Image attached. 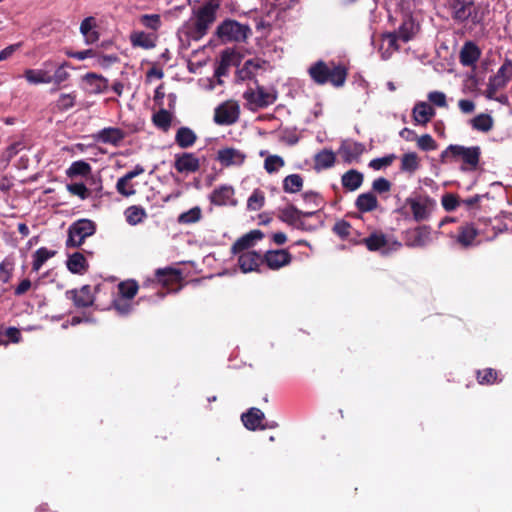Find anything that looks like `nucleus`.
Here are the masks:
<instances>
[{"instance_id":"f257e3e1","label":"nucleus","mask_w":512,"mask_h":512,"mask_svg":"<svg viewBox=\"0 0 512 512\" xmlns=\"http://www.w3.org/2000/svg\"><path fill=\"white\" fill-rule=\"evenodd\" d=\"M308 75L317 85L330 84L335 88H340L347 80L348 69L341 63L318 60L308 68Z\"/></svg>"},{"instance_id":"f03ea898","label":"nucleus","mask_w":512,"mask_h":512,"mask_svg":"<svg viewBox=\"0 0 512 512\" xmlns=\"http://www.w3.org/2000/svg\"><path fill=\"white\" fill-rule=\"evenodd\" d=\"M219 7L218 0H209L194 10L193 17L186 24L187 36L194 41L202 39L215 22Z\"/></svg>"},{"instance_id":"7ed1b4c3","label":"nucleus","mask_w":512,"mask_h":512,"mask_svg":"<svg viewBox=\"0 0 512 512\" xmlns=\"http://www.w3.org/2000/svg\"><path fill=\"white\" fill-rule=\"evenodd\" d=\"M481 158L479 146L466 147L458 144H450L440 154V162L447 164L458 160L462 161L460 170L463 172L477 170Z\"/></svg>"},{"instance_id":"20e7f679","label":"nucleus","mask_w":512,"mask_h":512,"mask_svg":"<svg viewBox=\"0 0 512 512\" xmlns=\"http://www.w3.org/2000/svg\"><path fill=\"white\" fill-rule=\"evenodd\" d=\"M251 29L236 20L226 19L216 29V36L222 43L245 42Z\"/></svg>"},{"instance_id":"39448f33","label":"nucleus","mask_w":512,"mask_h":512,"mask_svg":"<svg viewBox=\"0 0 512 512\" xmlns=\"http://www.w3.org/2000/svg\"><path fill=\"white\" fill-rule=\"evenodd\" d=\"M445 7L457 23H466L468 20H472L473 23L479 22L476 20L478 13L474 0H445Z\"/></svg>"},{"instance_id":"423d86ee","label":"nucleus","mask_w":512,"mask_h":512,"mask_svg":"<svg viewBox=\"0 0 512 512\" xmlns=\"http://www.w3.org/2000/svg\"><path fill=\"white\" fill-rule=\"evenodd\" d=\"M405 204L410 207L415 222L429 220L436 207V201L427 194L408 197Z\"/></svg>"},{"instance_id":"0eeeda50","label":"nucleus","mask_w":512,"mask_h":512,"mask_svg":"<svg viewBox=\"0 0 512 512\" xmlns=\"http://www.w3.org/2000/svg\"><path fill=\"white\" fill-rule=\"evenodd\" d=\"M96 232V225L89 219H80L70 225L68 229L67 247H79L85 239Z\"/></svg>"},{"instance_id":"6e6552de","label":"nucleus","mask_w":512,"mask_h":512,"mask_svg":"<svg viewBox=\"0 0 512 512\" xmlns=\"http://www.w3.org/2000/svg\"><path fill=\"white\" fill-rule=\"evenodd\" d=\"M512 78V60L505 59L497 73L489 78L485 96L487 99L494 98L499 90L504 89Z\"/></svg>"},{"instance_id":"1a4fd4ad","label":"nucleus","mask_w":512,"mask_h":512,"mask_svg":"<svg viewBox=\"0 0 512 512\" xmlns=\"http://www.w3.org/2000/svg\"><path fill=\"white\" fill-rule=\"evenodd\" d=\"M404 244L410 248L424 247L431 239V227L419 225L402 233Z\"/></svg>"},{"instance_id":"9d476101","label":"nucleus","mask_w":512,"mask_h":512,"mask_svg":"<svg viewBox=\"0 0 512 512\" xmlns=\"http://www.w3.org/2000/svg\"><path fill=\"white\" fill-rule=\"evenodd\" d=\"M173 167L179 174H194L200 170L201 161L192 152H182L175 154Z\"/></svg>"},{"instance_id":"9b49d317","label":"nucleus","mask_w":512,"mask_h":512,"mask_svg":"<svg viewBox=\"0 0 512 512\" xmlns=\"http://www.w3.org/2000/svg\"><path fill=\"white\" fill-rule=\"evenodd\" d=\"M239 105L232 101H226L218 105L214 110V122L218 125H232L239 118Z\"/></svg>"},{"instance_id":"f8f14e48","label":"nucleus","mask_w":512,"mask_h":512,"mask_svg":"<svg viewBox=\"0 0 512 512\" xmlns=\"http://www.w3.org/2000/svg\"><path fill=\"white\" fill-rule=\"evenodd\" d=\"M209 201L215 206L235 207L238 201L235 198V189L231 185L223 184L215 188L209 195Z\"/></svg>"},{"instance_id":"ddd939ff","label":"nucleus","mask_w":512,"mask_h":512,"mask_svg":"<svg viewBox=\"0 0 512 512\" xmlns=\"http://www.w3.org/2000/svg\"><path fill=\"white\" fill-rule=\"evenodd\" d=\"M66 297L73 301L77 308H89L94 305L95 295L90 285H83L80 289L66 291Z\"/></svg>"},{"instance_id":"4468645a","label":"nucleus","mask_w":512,"mask_h":512,"mask_svg":"<svg viewBox=\"0 0 512 512\" xmlns=\"http://www.w3.org/2000/svg\"><path fill=\"white\" fill-rule=\"evenodd\" d=\"M255 83L257 84V91L249 88L244 92L243 98L258 108H265L273 104L276 101V96L266 92L264 87L258 84L257 80H255Z\"/></svg>"},{"instance_id":"2eb2a0df","label":"nucleus","mask_w":512,"mask_h":512,"mask_svg":"<svg viewBox=\"0 0 512 512\" xmlns=\"http://www.w3.org/2000/svg\"><path fill=\"white\" fill-rule=\"evenodd\" d=\"M292 258L293 257L288 250H268L263 255V263H265L271 270H279L282 267L289 265Z\"/></svg>"},{"instance_id":"dca6fc26","label":"nucleus","mask_w":512,"mask_h":512,"mask_svg":"<svg viewBox=\"0 0 512 512\" xmlns=\"http://www.w3.org/2000/svg\"><path fill=\"white\" fill-rule=\"evenodd\" d=\"M42 69H27L24 72L25 79L31 84H49L50 72L56 67V62L46 60L42 64Z\"/></svg>"},{"instance_id":"f3484780","label":"nucleus","mask_w":512,"mask_h":512,"mask_svg":"<svg viewBox=\"0 0 512 512\" xmlns=\"http://www.w3.org/2000/svg\"><path fill=\"white\" fill-rule=\"evenodd\" d=\"M364 151L365 146L360 142L343 141L338 149V154L344 163L351 164L354 161H359Z\"/></svg>"},{"instance_id":"a211bd4d","label":"nucleus","mask_w":512,"mask_h":512,"mask_svg":"<svg viewBox=\"0 0 512 512\" xmlns=\"http://www.w3.org/2000/svg\"><path fill=\"white\" fill-rule=\"evenodd\" d=\"M125 137V131L117 127H106L93 135L96 142L113 146H119Z\"/></svg>"},{"instance_id":"6ab92c4d","label":"nucleus","mask_w":512,"mask_h":512,"mask_svg":"<svg viewBox=\"0 0 512 512\" xmlns=\"http://www.w3.org/2000/svg\"><path fill=\"white\" fill-rule=\"evenodd\" d=\"M216 159L225 167L241 166L246 159V154L235 148L220 149Z\"/></svg>"},{"instance_id":"aec40b11","label":"nucleus","mask_w":512,"mask_h":512,"mask_svg":"<svg viewBox=\"0 0 512 512\" xmlns=\"http://www.w3.org/2000/svg\"><path fill=\"white\" fill-rule=\"evenodd\" d=\"M263 237L264 233L261 230H251L234 242L231 251L233 254L243 253L245 250L253 247L256 241L261 240Z\"/></svg>"},{"instance_id":"412c9836","label":"nucleus","mask_w":512,"mask_h":512,"mask_svg":"<svg viewBox=\"0 0 512 512\" xmlns=\"http://www.w3.org/2000/svg\"><path fill=\"white\" fill-rule=\"evenodd\" d=\"M263 264V256L256 251H246L239 255L238 265L242 272L248 273L259 271V267Z\"/></svg>"},{"instance_id":"4be33fe9","label":"nucleus","mask_w":512,"mask_h":512,"mask_svg":"<svg viewBox=\"0 0 512 512\" xmlns=\"http://www.w3.org/2000/svg\"><path fill=\"white\" fill-rule=\"evenodd\" d=\"M156 281L164 287H170L182 279L179 269L166 267L157 269L155 272Z\"/></svg>"},{"instance_id":"5701e85b","label":"nucleus","mask_w":512,"mask_h":512,"mask_svg":"<svg viewBox=\"0 0 512 512\" xmlns=\"http://www.w3.org/2000/svg\"><path fill=\"white\" fill-rule=\"evenodd\" d=\"M264 413L258 408H250L246 413H243L241 416V420L244 426L251 431H255L257 429H265V426L262 425V421L264 420Z\"/></svg>"},{"instance_id":"b1692460","label":"nucleus","mask_w":512,"mask_h":512,"mask_svg":"<svg viewBox=\"0 0 512 512\" xmlns=\"http://www.w3.org/2000/svg\"><path fill=\"white\" fill-rule=\"evenodd\" d=\"M478 230L473 223H464L458 228L457 242L464 248L473 245Z\"/></svg>"},{"instance_id":"393cba45","label":"nucleus","mask_w":512,"mask_h":512,"mask_svg":"<svg viewBox=\"0 0 512 512\" xmlns=\"http://www.w3.org/2000/svg\"><path fill=\"white\" fill-rule=\"evenodd\" d=\"M434 115V108L426 102H418L412 111L414 122L421 125H426Z\"/></svg>"},{"instance_id":"a878e982","label":"nucleus","mask_w":512,"mask_h":512,"mask_svg":"<svg viewBox=\"0 0 512 512\" xmlns=\"http://www.w3.org/2000/svg\"><path fill=\"white\" fill-rule=\"evenodd\" d=\"M481 51L476 44L466 42L460 51V62L464 66L474 65L480 58Z\"/></svg>"},{"instance_id":"bb28decb","label":"nucleus","mask_w":512,"mask_h":512,"mask_svg":"<svg viewBox=\"0 0 512 512\" xmlns=\"http://www.w3.org/2000/svg\"><path fill=\"white\" fill-rule=\"evenodd\" d=\"M364 181V175L355 169H350L341 177V183L347 191H355L361 187Z\"/></svg>"},{"instance_id":"cd10ccee","label":"nucleus","mask_w":512,"mask_h":512,"mask_svg":"<svg viewBox=\"0 0 512 512\" xmlns=\"http://www.w3.org/2000/svg\"><path fill=\"white\" fill-rule=\"evenodd\" d=\"M197 139L196 133L191 128L185 126L180 127L175 134V143L182 149L192 147Z\"/></svg>"},{"instance_id":"c85d7f7f","label":"nucleus","mask_w":512,"mask_h":512,"mask_svg":"<svg viewBox=\"0 0 512 512\" xmlns=\"http://www.w3.org/2000/svg\"><path fill=\"white\" fill-rule=\"evenodd\" d=\"M130 43L133 47H140L143 49H152L156 46V37L147 34L144 31H134L129 36Z\"/></svg>"},{"instance_id":"c756f323","label":"nucleus","mask_w":512,"mask_h":512,"mask_svg":"<svg viewBox=\"0 0 512 512\" xmlns=\"http://www.w3.org/2000/svg\"><path fill=\"white\" fill-rule=\"evenodd\" d=\"M89 264L80 252H75L68 257L67 268L73 274H84L87 272Z\"/></svg>"},{"instance_id":"7c9ffc66","label":"nucleus","mask_w":512,"mask_h":512,"mask_svg":"<svg viewBox=\"0 0 512 512\" xmlns=\"http://www.w3.org/2000/svg\"><path fill=\"white\" fill-rule=\"evenodd\" d=\"M355 206L359 212H371L378 207V200L372 192L362 193L358 195Z\"/></svg>"},{"instance_id":"2f4dec72","label":"nucleus","mask_w":512,"mask_h":512,"mask_svg":"<svg viewBox=\"0 0 512 512\" xmlns=\"http://www.w3.org/2000/svg\"><path fill=\"white\" fill-rule=\"evenodd\" d=\"M83 79L87 84L93 87V93L95 94L104 93L109 88L108 79L100 74L89 72L84 75Z\"/></svg>"},{"instance_id":"473e14b6","label":"nucleus","mask_w":512,"mask_h":512,"mask_svg":"<svg viewBox=\"0 0 512 512\" xmlns=\"http://www.w3.org/2000/svg\"><path fill=\"white\" fill-rule=\"evenodd\" d=\"M300 214H302V210L298 209L295 205L290 204L285 208L279 209L277 217L280 221L294 228Z\"/></svg>"},{"instance_id":"72a5a7b5","label":"nucleus","mask_w":512,"mask_h":512,"mask_svg":"<svg viewBox=\"0 0 512 512\" xmlns=\"http://www.w3.org/2000/svg\"><path fill=\"white\" fill-rule=\"evenodd\" d=\"M335 164V154L332 150L324 149L314 157V169L317 171L331 168Z\"/></svg>"},{"instance_id":"f704fd0d","label":"nucleus","mask_w":512,"mask_h":512,"mask_svg":"<svg viewBox=\"0 0 512 512\" xmlns=\"http://www.w3.org/2000/svg\"><path fill=\"white\" fill-rule=\"evenodd\" d=\"M387 238L381 232H373L368 237L361 240L369 251H379L387 245Z\"/></svg>"},{"instance_id":"c9c22d12","label":"nucleus","mask_w":512,"mask_h":512,"mask_svg":"<svg viewBox=\"0 0 512 512\" xmlns=\"http://www.w3.org/2000/svg\"><path fill=\"white\" fill-rule=\"evenodd\" d=\"M57 254L56 250H49L46 247L38 248L32 255V270L38 272L47 260Z\"/></svg>"},{"instance_id":"e433bc0d","label":"nucleus","mask_w":512,"mask_h":512,"mask_svg":"<svg viewBox=\"0 0 512 512\" xmlns=\"http://www.w3.org/2000/svg\"><path fill=\"white\" fill-rule=\"evenodd\" d=\"M124 215L128 224L135 226L147 217L146 210L140 205H132L126 208Z\"/></svg>"},{"instance_id":"4c0bfd02","label":"nucleus","mask_w":512,"mask_h":512,"mask_svg":"<svg viewBox=\"0 0 512 512\" xmlns=\"http://www.w3.org/2000/svg\"><path fill=\"white\" fill-rule=\"evenodd\" d=\"M92 172L91 165L84 161V160H78L74 161L70 167L66 170V175L69 178H76V177H88Z\"/></svg>"},{"instance_id":"58836bf2","label":"nucleus","mask_w":512,"mask_h":512,"mask_svg":"<svg viewBox=\"0 0 512 512\" xmlns=\"http://www.w3.org/2000/svg\"><path fill=\"white\" fill-rule=\"evenodd\" d=\"M68 68H73L72 64L68 61H64L61 64L56 63V67L53 68L54 74L50 73V83L60 85L70 78V73L67 71Z\"/></svg>"},{"instance_id":"ea45409f","label":"nucleus","mask_w":512,"mask_h":512,"mask_svg":"<svg viewBox=\"0 0 512 512\" xmlns=\"http://www.w3.org/2000/svg\"><path fill=\"white\" fill-rule=\"evenodd\" d=\"M304 180L300 174H290L283 180V190L286 193H297L303 188Z\"/></svg>"},{"instance_id":"a19ab883","label":"nucleus","mask_w":512,"mask_h":512,"mask_svg":"<svg viewBox=\"0 0 512 512\" xmlns=\"http://www.w3.org/2000/svg\"><path fill=\"white\" fill-rule=\"evenodd\" d=\"M476 379L480 385H493L501 382L498 378V371L493 368L479 369L476 371Z\"/></svg>"},{"instance_id":"79ce46f5","label":"nucleus","mask_w":512,"mask_h":512,"mask_svg":"<svg viewBox=\"0 0 512 512\" xmlns=\"http://www.w3.org/2000/svg\"><path fill=\"white\" fill-rule=\"evenodd\" d=\"M419 166V157L415 152L403 154L400 166L401 171L412 174L419 169Z\"/></svg>"},{"instance_id":"37998d69","label":"nucleus","mask_w":512,"mask_h":512,"mask_svg":"<svg viewBox=\"0 0 512 512\" xmlns=\"http://www.w3.org/2000/svg\"><path fill=\"white\" fill-rule=\"evenodd\" d=\"M139 290L135 280H126L118 284V297L133 300Z\"/></svg>"},{"instance_id":"c03bdc74","label":"nucleus","mask_w":512,"mask_h":512,"mask_svg":"<svg viewBox=\"0 0 512 512\" xmlns=\"http://www.w3.org/2000/svg\"><path fill=\"white\" fill-rule=\"evenodd\" d=\"M493 124V118L485 113H481L471 120L472 128L481 132H489L493 128Z\"/></svg>"},{"instance_id":"a18cd8bd","label":"nucleus","mask_w":512,"mask_h":512,"mask_svg":"<svg viewBox=\"0 0 512 512\" xmlns=\"http://www.w3.org/2000/svg\"><path fill=\"white\" fill-rule=\"evenodd\" d=\"M152 121L156 127L167 132L171 126L172 115L168 110L160 109L152 116Z\"/></svg>"},{"instance_id":"49530a36","label":"nucleus","mask_w":512,"mask_h":512,"mask_svg":"<svg viewBox=\"0 0 512 512\" xmlns=\"http://www.w3.org/2000/svg\"><path fill=\"white\" fill-rule=\"evenodd\" d=\"M111 306L120 316H127L134 309L132 300L118 296L112 300Z\"/></svg>"},{"instance_id":"de8ad7c7","label":"nucleus","mask_w":512,"mask_h":512,"mask_svg":"<svg viewBox=\"0 0 512 512\" xmlns=\"http://www.w3.org/2000/svg\"><path fill=\"white\" fill-rule=\"evenodd\" d=\"M202 217V211L199 206H195L191 208L190 210L181 213L178 216V223L179 224H194L200 221Z\"/></svg>"},{"instance_id":"09e8293b","label":"nucleus","mask_w":512,"mask_h":512,"mask_svg":"<svg viewBox=\"0 0 512 512\" xmlns=\"http://www.w3.org/2000/svg\"><path fill=\"white\" fill-rule=\"evenodd\" d=\"M414 22L411 18L406 19L399 26L398 30L395 31L403 42H408L413 38L414 35Z\"/></svg>"},{"instance_id":"8fccbe9b","label":"nucleus","mask_w":512,"mask_h":512,"mask_svg":"<svg viewBox=\"0 0 512 512\" xmlns=\"http://www.w3.org/2000/svg\"><path fill=\"white\" fill-rule=\"evenodd\" d=\"M265 204V195L260 189H255L247 200V208L251 211L260 210Z\"/></svg>"},{"instance_id":"3c124183","label":"nucleus","mask_w":512,"mask_h":512,"mask_svg":"<svg viewBox=\"0 0 512 512\" xmlns=\"http://www.w3.org/2000/svg\"><path fill=\"white\" fill-rule=\"evenodd\" d=\"M14 271V261L11 258H5L0 263V281L4 284L9 283Z\"/></svg>"},{"instance_id":"603ef678","label":"nucleus","mask_w":512,"mask_h":512,"mask_svg":"<svg viewBox=\"0 0 512 512\" xmlns=\"http://www.w3.org/2000/svg\"><path fill=\"white\" fill-rule=\"evenodd\" d=\"M115 187L116 191L124 197H130L136 194L134 185L124 176L117 180Z\"/></svg>"},{"instance_id":"864d4df0","label":"nucleus","mask_w":512,"mask_h":512,"mask_svg":"<svg viewBox=\"0 0 512 512\" xmlns=\"http://www.w3.org/2000/svg\"><path fill=\"white\" fill-rule=\"evenodd\" d=\"M76 92L71 93H63L59 96L56 101V108L59 111H67L75 105L76 102Z\"/></svg>"},{"instance_id":"5fc2aeb1","label":"nucleus","mask_w":512,"mask_h":512,"mask_svg":"<svg viewBox=\"0 0 512 512\" xmlns=\"http://www.w3.org/2000/svg\"><path fill=\"white\" fill-rule=\"evenodd\" d=\"M284 165V159L278 155H269L264 161V168L269 174L277 172Z\"/></svg>"},{"instance_id":"6e6d98bb","label":"nucleus","mask_w":512,"mask_h":512,"mask_svg":"<svg viewBox=\"0 0 512 512\" xmlns=\"http://www.w3.org/2000/svg\"><path fill=\"white\" fill-rule=\"evenodd\" d=\"M232 53L225 50L221 53V60L215 69V75L217 77L224 76L227 74L228 69L231 65Z\"/></svg>"},{"instance_id":"4d7b16f0","label":"nucleus","mask_w":512,"mask_h":512,"mask_svg":"<svg viewBox=\"0 0 512 512\" xmlns=\"http://www.w3.org/2000/svg\"><path fill=\"white\" fill-rule=\"evenodd\" d=\"M139 20L143 26L153 31H157L161 27V18L158 14H144L140 16Z\"/></svg>"},{"instance_id":"13d9d810","label":"nucleus","mask_w":512,"mask_h":512,"mask_svg":"<svg viewBox=\"0 0 512 512\" xmlns=\"http://www.w3.org/2000/svg\"><path fill=\"white\" fill-rule=\"evenodd\" d=\"M67 190L69 191V193L78 196L82 200H85L90 196V191L84 183L68 184Z\"/></svg>"},{"instance_id":"bf43d9fd","label":"nucleus","mask_w":512,"mask_h":512,"mask_svg":"<svg viewBox=\"0 0 512 512\" xmlns=\"http://www.w3.org/2000/svg\"><path fill=\"white\" fill-rule=\"evenodd\" d=\"M417 146L423 151L436 150L438 145L430 134H424L417 138Z\"/></svg>"},{"instance_id":"052dcab7","label":"nucleus","mask_w":512,"mask_h":512,"mask_svg":"<svg viewBox=\"0 0 512 512\" xmlns=\"http://www.w3.org/2000/svg\"><path fill=\"white\" fill-rule=\"evenodd\" d=\"M441 203L443 208L447 212L454 211L460 204V200L457 195L452 193H446L442 196Z\"/></svg>"},{"instance_id":"680f3d73","label":"nucleus","mask_w":512,"mask_h":512,"mask_svg":"<svg viewBox=\"0 0 512 512\" xmlns=\"http://www.w3.org/2000/svg\"><path fill=\"white\" fill-rule=\"evenodd\" d=\"M395 159V154H390L381 158H375L370 161L369 167L374 170H380L384 167L390 166Z\"/></svg>"},{"instance_id":"e2e57ef3","label":"nucleus","mask_w":512,"mask_h":512,"mask_svg":"<svg viewBox=\"0 0 512 512\" xmlns=\"http://www.w3.org/2000/svg\"><path fill=\"white\" fill-rule=\"evenodd\" d=\"M352 226L345 220H340L333 226V232L341 238H347L350 235Z\"/></svg>"},{"instance_id":"0e129e2a","label":"nucleus","mask_w":512,"mask_h":512,"mask_svg":"<svg viewBox=\"0 0 512 512\" xmlns=\"http://www.w3.org/2000/svg\"><path fill=\"white\" fill-rule=\"evenodd\" d=\"M428 100L435 106L447 107L446 95L440 91H432L428 94Z\"/></svg>"},{"instance_id":"69168bd1","label":"nucleus","mask_w":512,"mask_h":512,"mask_svg":"<svg viewBox=\"0 0 512 512\" xmlns=\"http://www.w3.org/2000/svg\"><path fill=\"white\" fill-rule=\"evenodd\" d=\"M372 188L375 192L381 194L389 192L391 189V182L386 178L380 177L373 181Z\"/></svg>"},{"instance_id":"338daca9","label":"nucleus","mask_w":512,"mask_h":512,"mask_svg":"<svg viewBox=\"0 0 512 512\" xmlns=\"http://www.w3.org/2000/svg\"><path fill=\"white\" fill-rule=\"evenodd\" d=\"M65 53L68 57L75 58L78 60H84L86 58H91L96 55V53L93 49H87V50L77 51V52L67 50Z\"/></svg>"},{"instance_id":"774afa93","label":"nucleus","mask_w":512,"mask_h":512,"mask_svg":"<svg viewBox=\"0 0 512 512\" xmlns=\"http://www.w3.org/2000/svg\"><path fill=\"white\" fill-rule=\"evenodd\" d=\"M32 287V282L26 278L23 279L14 289V295L20 297L27 293Z\"/></svg>"}]
</instances>
